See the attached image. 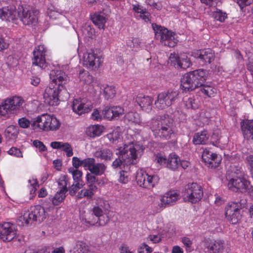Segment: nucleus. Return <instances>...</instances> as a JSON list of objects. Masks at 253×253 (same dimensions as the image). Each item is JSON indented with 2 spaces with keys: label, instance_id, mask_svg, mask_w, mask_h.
<instances>
[{
  "label": "nucleus",
  "instance_id": "nucleus-10",
  "mask_svg": "<svg viewBox=\"0 0 253 253\" xmlns=\"http://www.w3.org/2000/svg\"><path fill=\"white\" fill-rule=\"evenodd\" d=\"M159 180V178L157 175H149L142 170L137 172L136 175L137 184L147 189L153 188L158 183Z\"/></svg>",
  "mask_w": 253,
  "mask_h": 253
},
{
  "label": "nucleus",
  "instance_id": "nucleus-7",
  "mask_svg": "<svg viewBox=\"0 0 253 253\" xmlns=\"http://www.w3.org/2000/svg\"><path fill=\"white\" fill-rule=\"evenodd\" d=\"M152 26L156 37L160 40L162 44L169 47L176 45L177 40L175 38V34L174 33L155 23H153Z\"/></svg>",
  "mask_w": 253,
  "mask_h": 253
},
{
  "label": "nucleus",
  "instance_id": "nucleus-18",
  "mask_svg": "<svg viewBox=\"0 0 253 253\" xmlns=\"http://www.w3.org/2000/svg\"><path fill=\"white\" fill-rule=\"evenodd\" d=\"M124 113V108L120 106H106L102 110L104 118L109 120H117Z\"/></svg>",
  "mask_w": 253,
  "mask_h": 253
},
{
  "label": "nucleus",
  "instance_id": "nucleus-42",
  "mask_svg": "<svg viewBox=\"0 0 253 253\" xmlns=\"http://www.w3.org/2000/svg\"><path fill=\"white\" fill-rule=\"evenodd\" d=\"M107 137L112 143L121 141L122 137L120 128L118 127L114 129L112 132L107 134Z\"/></svg>",
  "mask_w": 253,
  "mask_h": 253
},
{
  "label": "nucleus",
  "instance_id": "nucleus-27",
  "mask_svg": "<svg viewBox=\"0 0 253 253\" xmlns=\"http://www.w3.org/2000/svg\"><path fill=\"white\" fill-rule=\"evenodd\" d=\"M50 146L55 149H61L65 152L67 157H70L73 155L72 146L68 142L53 141L51 142Z\"/></svg>",
  "mask_w": 253,
  "mask_h": 253
},
{
  "label": "nucleus",
  "instance_id": "nucleus-16",
  "mask_svg": "<svg viewBox=\"0 0 253 253\" xmlns=\"http://www.w3.org/2000/svg\"><path fill=\"white\" fill-rule=\"evenodd\" d=\"M16 235L14 225L10 222L0 224V239L5 242L12 240Z\"/></svg>",
  "mask_w": 253,
  "mask_h": 253
},
{
  "label": "nucleus",
  "instance_id": "nucleus-61",
  "mask_svg": "<svg viewBox=\"0 0 253 253\" xmlns=\"http://www.w3.org/2000/svg\"><path fill=\"white\" fill-rule=\"evenodd\" d=\"M119 181L124 184L126 183L128 181V178L126 171L122 170L120 172Z\"/></svg>",
  "mask_w": 253,
  "mask_h": 253
},
{
  "label": "nucleus",
  "instance_id": "nucleus-40",
  "mask_svg": "<svg viewBox=\"0 0 253 253\" xmlns=\"http://www.w3.org/2000/svg\"><path fill=\"white\" fill-rule=\"evenodd\" d=\"M106 169V166L103 163H94L90 169L91 173L95 175H101L103 174Z\"/></svg>",
  "mask_w": 253,
  "mask_h": 253
},
{
  "label": "nucleus",
  "instance_id": "nucleus-17",
  "mask_svg": "<svg viewBox=\"0 0 253 253\" xmlns=\"http://www.w3.org/2000/svg\"><path fill=\"white\" fill-rule=\"evenodd\" d=\"M202 158L205 165L211 168L218 167L221 161V157L220 156L207 149L204 150Z\"/></svg>",
  "mask_w": 253,
  "mask_h": 253
},
{
  "label": "nucleus",
  "instance_id": "nucleus-3",
  "mask_svg": "<svg viewBox=\"0 0 253 253\" xmlns=\"http://www.w3.org/2000/svg\"><path fill=\"white\" fill-rule=\"evenodd\" d=\"M117 151L116 154L121 155L125 165L128 167L137 163L142 149L137 143L130 142L123 144V146L119 147Z\"/></svg>",
  "mask_w": 253,
  "mask_h": 253
},
{
  "label": "nucleus",
  "instance_id": "nucleus-41",
  "mask_svg": "<svg viewBox=\"0 0 253 253\" xmlns=\"http://www.w3.org/2000/svg\"><path fill=\"white\" fill-rule=\"evenodd\" d=\"M18 133L17 127L14 126H9L4 131V135L8 140H15L17 137Z\"/></svg>",
  "mask_w": 253,
  "mask_h": 253
},
{
  "label": "nucleus",
  "instance_id": "nucleus-47",
  "mask_svg": "<svg viewBox=\"0 0 253 253\" xmlns=\"http://www.w3.org/2000/svg\"><path fill=\"white\" fill-rule=\"evenodd\" d=\"M68 170L69 172L72 174L74 181L83 180V172L82 171L72 168H70Z\"/></svg>",
  "mask_w": 253,
  "mask_h": 253
},
{
  "label": "nucleus",
  "instance_id": "nucleus-1",
  "mask_svg": "<svg viewBox=\"0 0 253 253\" xmlns=\"http://www.w3.org/2000/svg\"><path fill=\"white\" fill-rule=\"evenodd\" d=\"M39 10L26 5H19L17 10L14 6L0 8V19L2 21H11L18 18L25 25L35 24L38 20Z\"/></svg>",
  "mask_w": 253,
  "mask_h": 253
},
{
  "label": "nucleus",
  "instance_id": "nucleus-53",
  "mask_svg": "<svg viewBox=\"0 0 253 253\" xmlns=\"http://www.w3.org/2000/svg\"><path fill=\"white\" fill-rule=\"evenodd\" d=\"M185 105L188 109H195L199 107V102L194 98H189L185 101Z\"/></svg>",
  "mask_w": 253,
  "mask_h": 253
},
{
  "label": "nucleus",
  "instance_id": "nucleus-37",
  "mask_svg": "<svg viewBox=\"0 0 253 253\" xmlns=\"http://www.w3.org/2000/svg\"><path fill=\"white\" fill-rule=\"evenodd\" d=\"M72 253H93L89 250V247L84 242L78 241L72 249Z\"/></svg>",
  "mask_w": 253,
  "mask_h": 253
},
{
  "label": "nucleus",
  "instance_id": "nucleus-46",
  "mask_svg": "<svg viewBox=\"0 0 253 253\" xmlns=\"http://www.w3.org/2000/svg\"><path fill=\"white\" fill-rule=\"evenodd\" d=\"M28 183L30 184V194L32 197H33L36 195V191L39 185L38 182L36 179L32 178L28 180Z\"/></svg>",
  "mask_w": 253,
  "mask_h": 253
},
{
  "label": "nucleus",
  "instance_id": "nucleus-52",
  "mask_svg": "<svg viewBox=\"0 0 253 253\" xmlns=\"http://www.w3.org/2000/svg\"><path fill=\"white\" fill-rule=\"evenodd\" d=\"M213 17L217 21L221 22L224 21L225 19L227 18V14L225 12H222L220 10H217L212 13Z\"/></svg>",
  "mask_w": 253,
  "mask_h": 253
},
{
  "label": "nucleus",
  "instance_id": "nucleus-11",
  "mask_svg": "<svg viewBox=\"0 0 253 253\" xmlns=\"http://www.w3.org/2000/svg\"><path fill=\"white\" fill-rule=\"evenodd\" d=\"M64 89L55 86L53 84H49L46 87L43 95L44 102L49 105L56 106L59 104V93Z\"/></svg>",
  "mask_w": 253,
  "mask_h": 253
},
{
  "label": "nucleus",
  "instance_id": "nucleus-15",
  "mask_svg": "<svg viewBox=\"0 0 253 253\" xmlns=\"http://www.w3.org/2000/svg\"><path fill=\"white\" fill-rule=\"evenodd\" d=\"M49 77L51 81L50 84H53L55 86L64 89V84H66L69 79L68 76L63 71L54 69L51 71Z\"/></svg>",
  "mask_w": 253,
  "mask_h": 253
},
{
  "label": "nucleus",
  "instance_id": "nucleus-6",
  "mask_svg": "<svg viewBox=\"0 0 253 253\" xmlns=\"http://www.w3.org/2000/svg\"><path fill=\"white\" fill-rule=\"evenodd\" d=\"M24 103V100L20 96H13L7 98L0 105V115L16 114L22 108Z\"/></svg>",
  "mask_w": 253,
  "mask_h": 253
},
{
  "label": "nucleus",
  "instance_id": "nucleus-32",
  "mask_svg": "<svg viewBox=\"0 0 253 253\" xmlns=\"http://www.w3.org/2000/svg\"><path fill=\"white\" fill-rule=\"evenodd\" d=\"M209 136L207 131L203 130L195 133L193 136L192 141L195 145L205 144L207 143Z\"/></svg>",
  "mask_w": 253,
  "mask_h": 253
},
{
  "label": "nucleus",
  "instance_id": "nucleus-33",
  "mask_svg": "<svg viewBox=\"0 0 253 253\" xmlns=\"http://www.w3.org/2000/svg\"><path fill=\"white\" fill-rule=\"evenodd\" d=\"M180 165V159L178 156L175 154H170L167 159V167L168 169L175 170Z\"/></svg>",
  "mask_w": 253,
  "mask_h": 253
},
{
  "label": "nucleus",
  "instance_id": "nucleus-2",
  "mask_svg": "<svg viewBox=\"0 0 253 253\" xmlns=\"http://www.w3.org/2000/svg\"><path fill=\"white\" fill-rule=\"evenodd\" d=\"M150 127L156 138L168 140L175 134L173 120L168 116H159L151 120Z\"/></svg>",
  "mask_w": 253,
  "mask_h": 253
},
{
  "label": "nucleus",
  "instance_id": "nucleus-28",
  "mask_svg": "<svg viewBox=\"0 0 253 253\" xmlns=\"http://www.w3.org/2000/svg\"><path fill=\"white\" fill-rule=\"evenodd\" d=\"M97 190L96 186L87 185V188H84L80 191L76 196V198L77 199L85 198L88 200H90L92 199Z\"/></svg>",
  "mask_w": 253,
  "mask_h": 253
},
{
  "label": "nucleus",
  "instance_id": "nucleus-14",
  "mask_svg": "<svg viewBox=\"0 0 253 253\" xmlns=\"http://www.w3.org/2000/svg\"><path fill=\"white\" fill-rule=\"evenodd\" d=\"M47 50L43 45L35 47L33 51V64L44 69L47 65L45 56Z\"/></svg>",
  "mask_w": 253,
  "mask_h": 253
},
{
  "label": "nucleus",
  "instance_id": "nucleus-63",
  "mask_svg": "<svg viewBox=\"0 0 253 253\" xmlns=\"http://www.w3.org/2000/svg\"><path fill=\"white\" fill-rule=\"evenodd\" d=\"M91 118L94 121H101L102 119V116L97 109H94L91 114Z\"/></svg>",
  "mask_w": 253,
  "mask_h": 253
},
{
  "label": "nucleus",
  "instance_id": "nucleus-50",
  "mask_svg": "<svg viewBox=\"0 0 253 253\" xmlns=\"http://www.w3.org/2000/svg\"><path fill=\"white\" fill-rule=\"evenodd\" d=\"M79 77L81 82L85 84H89L92 80V77L89 75V73L84 70L80 71Z\"/></svg>",
  "mask_w": 253,
  "mask_h": 253
},
{
  "label": "nucleus",
  "instance_id": "nucleus-36",
  "mask_svg": "<svg viewBox=\"0 0 253 253\" xmlns=\"http://www.w3.org/2000/svg\"><path fill=\"white\" fill-rule=\"evenodd\" d=\"M103 129V126L100 125H91L87 127L86 133L91 137H95L100 136Z\"/></svg>",
  "mask_w": 253,
  "mask_h": 253
},
{
  "label": "nucleus",
  "instance_id": "nucleus-25",
  "mask_svg": "<svg viewBox=\"0 0 253 253\" xmlns=\"http://www.w3.org/2000/svg\"><path fill=\"white\" fill-rule=\"evenodd\" d=\"M241 130L244 138L253 142V120H244L241 123Z\"/></svg>",
  "mask_w": 253,
  "mask_h": 253
},
{
  "label": "nucleus",
  "instance_id": "nucleus-57",
  "mask_svg": "<svg viewBox=\"0 0 253 253\" xmlns=\"http://www.w3.org/2000/svg\"><path fill=\"white\" fill-rule=\"evenodd\" d=\"M153 249L146 244H142L138 249V253H151Z\"/></svg>",
  "mask_w": 253,
  "mask_h": 253
},
{
  "label": "nucleus",
  "instance_id": "nucleus-60",
  "mask_svg": "<svg viewBox=\"0 0 253 253\" xmlns=\"http://www.w3.org/2000/svg\"><path fill=\"white\" fill-rule=\"evenodd\" d=\"M91 174L92 173H87L86 175V179L87 180V185H92L93 186H96L95 184V183L97 180V178L95 176Z\"/></svg>",
  "mask_w": 253,
  "mask_h": 253
},
{
  "label": "nucleus",
  "instance_id": "nucleus-56",
  "mask_svg": "<svg viewBox=\"0 0 253 253\" xmlns=\"http://www.w3.org/2000/svg\"><path fill=\"white\" fill-rule=\"evenodd\" d=\"M31 124L32 122H31L25 117L20 118L18 120V125L21 127L23 128H27L29 127Z\"/></svg>",
  "mask_w": 253,
  "mask_h": 253
},
{
  "label": "nucleus",
  "instance_id": "nucleus-38",
  "mask_svg": "<svg viewBox=\"0 0 253 253\" xmlns=\"http://www.w3.org/2000/svg\"><path fill=\"white\" fill-rule=\"evenodd\" d=\"M91 20L99 29H103L106 22V18L101 13H95L91 17Z\"/></svg>",
  "mask_w": 253,
  "mask_h": 253
},
{
  "label": "nucleus",
  "instance_id": "nucleus-51",
  "mask_svg": "<svg viewBox=\"0 0 253 253\" xmlns=\"http://www.w3.org/2000/svg\"><path fill=\"white\" fill-rule=\"evenodd\" d=\"M58 184L59 186L60 190L63 192L67 191V186L68 185L67 177L66 176L64 175L61 176L58 180Z\"/></svg>",
  "mask_w": 253,
  "mask_h": 253
},
{
  "label": "nucleus",
  "instance_id": "nucleus-64",
  "mask_svg": "<svg viewBox=\"0 0 253 253\" xmlns=\"http://www.w3.org/2000/svg\"><path fill=\"white\" fill-rule=\"evenodd\" d=\"M47 13L49 18L53 20L58 18L61 15V14L59 12L52 9H48Z\"/></svg>",
  "mask_w": 253,
  "mask_h": 253
},
{
  "label": "nucleus",
  "instance_id": "nucleus-48",
  "mask_svg": "<svg viewBox=\"0 0 253 253\" xmlns=\"http://www.w3.org/2000/svg\"><path fill=\"white\" fill-rule=\"evenodd\" d=\"M115 94L116 90L114 86L107 85L104 89V96L107 99L113 98Z\"/></svg>",
  "mask_w": 253,
  "mask_h": 253
},
{
  "label": "nucleus",
  "instance_id": "nucleus-54",
  "mask_svg": "<svg viewBox=\"0 0 253 253\" xmlns=\"http://www.w3.org/2000/svg\"><path fill=\"white\" fill-rule=\"evenodd\" d=\"M95 160L92 158H88L83 160V167L87 168L90 171L91 167L93 166Z\"/></svg>",
  "mask_w": 253,
  "mask_h": 253
},
{
  "label": "nucleus",
  "instance_id": "nucleus-8",
  "mask_svg": "<svg viewBox=\"0 0 253 253\" xmlns=\"http://www.w3.org/2000/svg\"><path fill=\"white\" fill-rule=\"evenodd\" d=\"M203 196L202 187L197 183H188L185 186L183 193L184 199L192 203L200 201Z\"/></svg>",
  "mask_w": 253,
  "mask_h": 253
},
{
  "label": "nucleus",
  "instance_id": "nucleus-45",
  "mask_svg": "<svg viewBox=\"0 0 253 253\" xmlns=\"http://www.w3.org/2000/svg\"><path fill=\"white\" fill-rule=\"evenodd\" d=\"M66 192L59 190L57 192L54 197L52 198V203L54 205L57 206L61 203L65 198Z\"/></svg>",
  "mask_w": 253,
  "mask_h": 253
},
{
  "label": "nucleus",
  "instance_id": "nucleus-55",
  "mask_svg": "<svg viewBox=\"0 0 253 253\" xmlns=\"http://www.w3.org/2000/svg\"><path fill=\"white\" fill-rule=\"evenodd\" d=\"M180 60V55L176 53H171L169 57V62L175 67H178Z\"/></svg>",
  "mask_w": 253,
  "mask_h": 253
},
{
  "label": "nucleus",
  "instance_id": "nucleus-19",
  "mask_svg": "<svg viewBox=\"0 0 253 253\" xmlns=\"http://www.w3.org/2000/svg\"><path fill=\"white\" fill-rule=\"evenodd\" d=\"M72 109L75 114L82 115L90 112L92 109V106L89 103L85 102L84 100L75 99L72 102Z\"/></svg>",
  "mask_w": 253,
  "mask_h": 253
},
{
  "label": "nucleus",
  "instance_id": "nucleus-62",
  "mask_svg": "<svg viewBox=\"0 0 253 253\" xmlns=\"http://www.w3.org/2000/svg\"><path fill=\"white\" fill-rule=\"evenodd\" d=\"M156 161L160 165L165 166L167 167V159L162 156L161 154H157L156 156Z\"/></svg>",
  "mask_w": 253,
  "mask_h": 253
},
{
  "label": "nucleus",
  "instance_id": "nucleus-26",
  "mask_svg": "<svg viewBox=\"0 0 253 253\" xmlns=\"http://www.w3.org/2000/svg\"><path fill=\"white\" fill-rule=\"evenodd\" d=\"M47 118V114L39 115L32 121L31 126L34 129L46 131Z\"/></svg>",
  "mask_w": 253,
  "mask_h": 253
},
{
  "label": "nucleus",
  "instance_id": "nucleus-5",
  "mask_svg": "<svg viewBox=\"0 0 253 253\" xmlns=\"http://www.w3.org/2000/svg\"><path fill=\"white\" fill-rule=\"evenodd\" d=\"M46 218L44 209L40 205L32 207L30 210L26 211L23 215L19 216L17 223L19 226L32 224L34 222H41Z\"/></svg>",
  "mask_w": 253,
  "mask_h": 253
},
{
  "label": "nucleus",
  "instance_id": "nucleus-35",
  "mask_svg": "<svg viewBox=\"0 0 253 253\" xmlns=\"http://www.w3.org/2000/svg\"><path fill=\"white\" fill-rule=\"evenodd\" d=\"M94 156L101 160L110 161L113 158V153L111 150L106 148L96 151Z\"/></svg>",
  "mask_w": 253,
  "mask_h": 253
},
{
  "label": "nucleus",
  "instance_id": "nucleus-13",
  "mask_svg": "<svg viewBox=\"0 0 253 253\" xmlns=\"http://www.w3.org/2000/svg\"><path fill=\"white\" fill-rule=\"evenodd\" d=\"M103 62L101 56L98 55L93 50L87 51L84 54L83 64L87 68H99Z\"/></svg>",
  "mask_w": 253,
  "mask_h": 253
},
{
  "label": "nucleus",
  "instance_id": "nucleus-30",
  "mask_svg": "<svg viewBox=\"0 0 253 253\" xmlns=\"http://www.w3.org/2000/svg\"><path fill=\"white\" fill-rule=\"evenodd\" d=\"M136 100L143 110L146 111L151 110L153 101L151 97L140 94L137 96Z\"/></svg>",
  "mask_w": 253,
  "mask_h": 253
},
{
  "label": "nucleus",
  "instance_id": "nucleus-23",
  "mask_svg": "<svg viewBox=\"0 0 253 253\" xmlns=\"http://www.w3.org/2000/svg\"><path fill=\"white\" fill-rule=\"evenodd\" d=\"M192 55L195 58H199L202 61L211 63L214 59V53L210 48L198 50L193 51Z\"/></svg>",
  "mask_w": 253,
  "mask_h": 253
},
{
  "label": "nucleus",
  "instance_id": "nucleus-21",
  "mask_svg": "<svg viewBox=\"0 0 253 253\" xmlns=\"http://www.w3.org/2000/svg\"><path fill=\"white\" fill-rule=\"evenodd\" d=\"M180 198L179 194L174 191H169L161 196L158 206L162 208L173 205Z\"/></svg>",
  "mask_w": 253,
  "mask_h": 253
},
{
  "label": "nucleus",
  "instance_id": "nucleus-49",
  "mask_svg": "<svg viewBox=\"0 0 253 253\" xmlns=\"http://www.w3.org/2000/svg\"><path fill=\"white\" fill-rule=\"evenodd\" d=\"M141 43V42L139 39L133 38L127 42V44L132 50H137L140 48Z\"/></svg>",
  "mask_w": 253,
  "mask_h": 253
},
{
  "label": "nucleus",
  "instance_id": "nucleus-9",
  "mask_svg": "<svg viewBox=\"0 0 253 253\" xmlns=\"http://www.w3.org/2000/svg\"><path fill=\"white\" fill-rule=\"evenodd\" d=\"M178 92L171 90L159 93L155 102L156 107L159 109H165L171 106L177 98Z\"/></svg>",
  "mask_w": 253,
  "mask_h": 253
},
{
  "label": "nucleus",
  "instance_id": "nucleus-44",
  "mask_svg": "<svg viewBox=\"0 0 253 253\" xmlns=\"http://www.w3.org/2000/svg\"><path fill=\"white\" fill-rule=\"evenodd\" d=\"M191 65V61L186 55L184 54L180 55V60L178 67L186 69Z\"/></svg>",
  "mask_w": 253,
  "mask_h": 253
},
{
  "label": "nucleus",
  "instance_id": "nucleus-34",
  "mask_svg": "<svg viewBox=\"0 0 253 253\" xmlns=\"http://www.w3.org/2000/svg\"><path fill=\"white\" fill-rule=\"evenodd\" d=\"M46 131H56L61 126L60 121L53 115L48 114Z\"/></svg>",
  "mask_w": 253,
  "mask_h": 253
},
{
  "label": "nucleus",
  "instance_id": "nucleus-22",
  "mask_svg": "<svg viewBox=\"0 0 253 253\" xmlns=\"http://www.w3.org/2000/svg\"><path fill=\"white\" fill-rule=\"evenodd\" d=\"M80 218L82 223L87 227L99 226L98 218L95 217L91 210L87 211H81Z\"/></svg>",
  "mask_w": 253,
  "mask_h": 253
},
{
  "label": "nucleus",
  "instance_id": "nucleus-12",
  "mask_svg": "<svg viewBox=\"0 0 253 253\" xmlns=\"http://www.w3.org/2000/svg\"><path fill=\"white\" fill-rule=\"evenodd\" d=\"M241 205L239 203L230 202L225 209V215L232 224H236L240 218Z\"/></svg>",
  "mask_w": 253,
  "mask_h": 253
},
{
  "label": "nucleus",
  "instance_id": "nucleus-39",
  "mask_svg": "<svg viewBox=\"0 0 253 253\" xmlns=\"http://www.w3.org/2000/svg\"><path fill=\"white\" fill-rule=\"evenodd\" d=\"M199 87L201 92L209 97H213L216 93V89L212 86L202 84Z\"/></svg>",
  "mask_w": 253,
  "mask_h": 253
},
{
  "label": "nucleus",
  "instance_id": "nucleus-20",
  "mask_svg": "<svg viewBox=\"0 0 253 253\" xmlns=\"http://www.w3.org/2000/svg\"><path fill=\"white\" fill-rule=\"evenodd\" d=\"M99 221V225L104 226L109 221V211L102 205L94 206L91 210Z\"/></svg>",
  "mask_w": 253,
  "mask_h": 253
},
{
  "label": "nucleus",
  "instance_id": "nucleus-59",
  "mask_svg": "<svg viewBox=\"0 0 253 253\" xmlns=\"http://www.w3.org/2000/svg\"><path fill=\"white\" fill-rule=\"evenodd\" d=\"M33 145L39 149L40 152H44L47 150L46 146L44 145L43 142L38 140H35L33 141Z\"/></svg>",
  "mask_w": 253,
  "mask_h": 253
},
{
  "label": "nucleus",
  "instance_id": "nucleus-43",
  "mask_svg": "<svg viewBox=\"0 0 253 253\" xmlns=\"http://www.w3.org/2000/svg\"><path fill=\"white\" fill-rule=\"evenodd\" d=\"M125 121L130 123L139 124L140 122V116L136 112H129L125 115Z\"/></svg>",
  "mask_w": 253,
  "mask_h": 253
},
{
  "label": "nucleus",
  "instance_id": "nucleus-58",
  "mask_svg": "<svg viewBox=\"0 0 253 253\" xmlns=\"http://www.w3.org/2000/svg\"><path fill=\"white\" fill-rule=\"evenodd\" d=\"M8 154L10 155L14 156L17 157H23L22 152L16 147H12L8 151Z\"/></svg>",
  "mask_w": 253,
  "mask_h": 253
},
{
  "label": "nucleus",
  "instance_id": "nucleus-4",
  "mask_svg": "<svg viewBox=\"0 0 253 253\" xmlns=\"http://www.w3.org/2000/svg\"><path fill=\"white\" fill-rule=\"evenodd\" d=\"M233 177L228 183L229 189L241 193L249 192L252 188L250 182L246 178L245 172L240 167H235L232 168Z\"/></svg>",
  "mask_w": 253,
  "mask_h": 253
},
{
  "label": "nucleus",
  "instance_id": "nucleus-24",
  "mask_svg": "<svg viewBox=\"0 0 253 253\" xmlns=\"http://www.w3.org/2000/svg\"><path fill=\"white\" fill-rule=\"evenodd\" d=\"M190 72L185 74L181 80V88L187 91L193 90L198 87Z\"/></svg>",
  "mask_w": 253,
  "mask_h": 253
},
{
  "label": "nucleus",
  "instance_id": "nucleus-31",
  "mask_svg": "<svg viewBox=\"0 0 253 253\" xmlns=\"http://www.w3.org/2000/svg\"><path fill=\"white\" fill-rule=\"evenodd\" d=\"M196 84L199 87L207 80L208 73L206 70L200 69L190 72Z\"/></svg>",
  "mask_w": 253,
  "mask_h": 253
},
{
  "label": "nucleus",
  "instance_id": "nucleus-29",
  "mask_svg": "<svg viewBox=\"0 0 253 253\" xmlns=\"http://www.w3.org/2000/svg\"><path fill=\"white\" fill-rule=\"evenodd\" d=\"M206 247L211 253H220L224 248V242L220 240L207 242Z\"/></svg>",
  "mask_w": 253,
  "mask_h": 253
}]
</instances>
